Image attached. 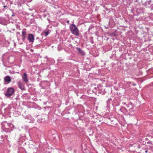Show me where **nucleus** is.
<instances>
[{"label":"nucleus","mask_w":153,"mask_h":153,"mask_svg":"<svg viewBox=\"0 0 153 153\" xmlns=\"http://www.w3.org/2000/svg\"><path fill=\"white\" fill-rule=\"evenodd\" d=\"M12 16H14V13H13V14L12 15Z\"/></svg>","instance_id":"obj_19"},{"label":"nucleus","mask_w":153,"mask_h":153,"mask_svg":"<svg viewBox=\"0 0 153 153\" xmlns=\"http://www.w3.org/2000/svg\"><path fill=\"white\" fill-rule=\"evenodd\" d=\"M134 85V86H135V85H136V84H133L132 85Z\"/></svg>","instance_id":"obj_18"},{"label":"nucleus","mask_w":153,"mask_h":153,"mask_svg":"<svg viewBox=\"0 0 153 153\" xmlns=\"http://www.w3.org/2000/svg\"><path fill=\"white\" fill-rule=\"evenodd\" d=\"M4 81L7 83H10L11 81V79L9 76H6L4 78Z\"/></svg>","instance_id":"obj_9"},{"label":"nucleus","mask_w":153,"mask_h":153,"mask_svg":"<svg viewBox=\"0 0 153 153\" xmlns=\"http://www.w3.org/2000/svg\"><path fill=\"white\" fill-rule=\"evenodd\" d=\"M93 41H91V42H92V43H93Z\"/></svg>","instance_id":"obj_23"},{"label":"nucleus","mask_w":153,"mask_h":153,"mask_svg":"<svg viewBox=\"0 0 153 153\" xmlns=\"http://www.w3.org/2000/svg\"><path fill=\"white\" fill-rule=\"evenodd\" d=\"M70 29L72 34L76 36L79 35V30L74 24H71L70 25Z\"/></svg>","instance_id":"obj_1"},{"label":"nucleus","mask_w":153,"mask_h":153,"mask_svg":"<svg viewBox=\"0 0 153 153\" xmlns=\"http://www.w3.org/2000/svg\"><path fill=\"white\" fill-rule=\"evenodd\" d=\"M1 143V142H0V143Z\"/></svg>","instance_id":"obj_24"},{"label":"nucleus","mask_w":153,"mask_h":153,"mask_svg":"<svg viewBox=\"0 0 153 153\" xmlns=\"http://www.w3.org/2000/svg\"><path fill=\"white\" fill-rule=\"evenodd\" d=\"M27 40L29 42H34V39L33 35L32 34H28L27 37Z\"/></svg>","instance_id":"obj_4"},{"label":"nucleus","mask_w":153,"mask_h":153,"mask_svg":"<svg viewBox=\"0 0 153 153\" xmlns=\"http://www.w3.org/2000/svg\"><path fill=\"white\" fill-rule=\"evenodd\" d=\"M145 152L146 153H147L148 152V151L147 150H146Z\"/></svg>","instance_id":"obj_17"},{"label":"nucleus","mask_w":153,"mask_h":153,"mask_svg":"<svg viewBox=\"0 0 153 153\" xmlns=\"http://www.w3.org/2000/svg\"><path fill=\"white\" fill-rule=\"evenodd\" d=\"M147 143H149V144H152V143H151V142H150V141H149L147 142Z\"/></svg>","instance_id":"obj_15"},{"label":"nucleus","mask_w":153,"mask_h":153,"mask_svg":"<svg viewBox=\"0 0 153 153\" xmlns=\"http://www.w3.org/2000/svg\"><path fill=\"white\" fill-rule=\"evenodd\" d=\"M76 50L78 51L79 53L82 55H84L85 54V52L81 48L77 47L76 48Z\"/></svg>","instance_id":"obj_8"},{"label":"nucleus","mask_w":153,"mask_h":153,"mask_svg":"<svg viewBox=\"0 0 153 153\" xmlns=\"http://www.w3.org/2000/svg\"><path fill=\"white\" fill-rule=\"evenodd\" d=\"M127 107H130V108L129 109V112H128L127 114H131V115H133L132 112H133L134 111V107L132 106L131 105L130 106L128 105H126Z\"/></svg>","instance_id":"obj_5"},{"label":"nucleus","mask_w":153,"mask_h":153,"mask_svg":"<svg viewBox=\"0 0 153 153\" xmlns=\"http://www.w3.org/2000/svg\"><path fill=\"white\" fill-rule=\"evenodd\" d=\"M22 78L24 82L27 83L28 82V80L26 73H24V74L22 76Z\"/></svg>","instance_id":"obj_7"},{"label":"nucleus","mask_w":153,"mask_h":153,"mask_svg":"<svg viewBox=\"0 0 153 153\" xmlns=\"http://www.w3.org/2000/svg\"><path fill=\"white\" fill-rule=\"evenodd\" d=\"M69 21L68 20L66 22L68 23H69Z\"/></svg>","instance_id":"obj_16"},{"label":"nucleus","mask_w":153,"mask_h":153,"mask_svg":"<svg viewBox=\"0 0 153 153\" xmlns=\"http://www.w3.org/2000/svg\"><path fill=\"white\" fill-rule=\"evenodd\" d=\"M3 126V128L4 129H9V127H8L9 124L7 123H6L5 124L3 123L2 124Z\"/></svg>","instance_id":"obj_10"},{"label":"nucleus","mask_w":153,"mask_h":153,"mask_svg":"<svg viewBox=\"0 0 153 153\" xmlns=\"http://www.w3.org/2000/svg\"><path fill=\"white\" fill-rule=\"evenodd\" d=\"M42 34L45 35V36H46L48 35L49 33L48 31H43Z\"/></svg>","instance_id":"obj_12"},{"label":"nucleus","mask_w":153,"mask_h":153,"mask_svg":"<svg viewBox=\"0 0 153 153\" xmlns=\"http://www.w3.org/2000/svg\"><path fill=\"white\" fill-rule=\"evenodd\" d=\"M17 34H20V33L19 32H17Z\"/></svg>","instance_id":"obj_20"},{"label":"nucleus","mask_w":153,"mask_h":153,"mask_svg":"<svg viewBox=\"0 0 153 153\" xmlns=\"http://www.w3.org/2000/svg\"><path fill=\"white\" fill-rule=\"evenodd\" d=\"M17 84L19 88L22 90H25V88L24 85L20 81L18 82Z\"/></svg>","instance_id":"obj_3"},{"label":"nucleus","mask_w":153,"mask_h":153,"mask_svg":"<svg viewBox=\"0 0 153 153\" xmlns=\"http://www.w3.org/2000/svg\"><path fill=\"white\" fill-rule=\"evenodd\" d=\"M14 89L12 87L8 88L5 93V95L7 97L11 96L14 92Z\"/></svg>","instance_id":"obj_2"},{"label":"nucleus","mask_w":153,"mask_h":153,"mask_svg":"<svg viewBox=\"0 0 153 153\" xmlns=\"http://www.w3.org/2000/svg\"><path fill=\"white\" fill-rule=\"evenodd\" d=\"M120 110L123 111H128V110L125 108L123 107L120 108Z\"/></svg>","instance_id":"obj_13"},{"label":"nucleus","mask_w":153,"mask_h":153,"mask_svg":"<svg viewBox=\"0 0 153 153\" xmlns=\"http://www.w3.org/2000/svg\"><path fill=\"white\" fill-rule=\"evenodd\" d=\"M4 19L2 17L0 18V24H3L4 22Z\"/></svg>","instance_id":"obj_11"},{"label":"nucleus","mask_w":153,"mask_h":153,"mask_svg":"<svg viewBox=\"0 0 153 153\" xmlns=\"http://www.w3.org/2000/svg\"><path fill=\"white\" fill-rule=\"evenodd\" d=\"M7 7V6H4V7L5 8V7Z\"/></svg>","instance_id":"obj_21"},{"label":"nucleus","mask_w":153,"mask_h":153,"mask_svg":"<svg viewBox=\"0 0 153 153\" xmlns=\"http://www.w3.org/2000/svg\"><path fill=\"white\" fill-rule=\"evenodd\" d=\"M39 39V37H37V38H36V39Z\"/></svg>","instance_id":"obj_22"},{"label":"nucleus","mask_w":153,"mask_h":153,"mask_svg":"<svg viewBox=\"0 0 153 153\" xmlns=\"http://www.w3.org/2000/svg\"><path fill=\"white\" fill-rule=\"evenodd\" d=\"M13 114L16 117H17V116H18L19 115V112L17 111H15L13 113Z\"/></svg>","instance_id":"obj_14"},{"label":"nucleus","mask_w":153,"mask_h":153,"mask_svg":"<svg viewBox=\"0 0 153 153\" xmlns=\"http://www.w3.org/2000/svg\"><path fill=\"white\" fill-rule=\"evenodd\" d=\"M22 40L23 41H25L26 37V29H23L22 32Z\"/></svg>","instance_id":"obj_6"}]
</instances>
